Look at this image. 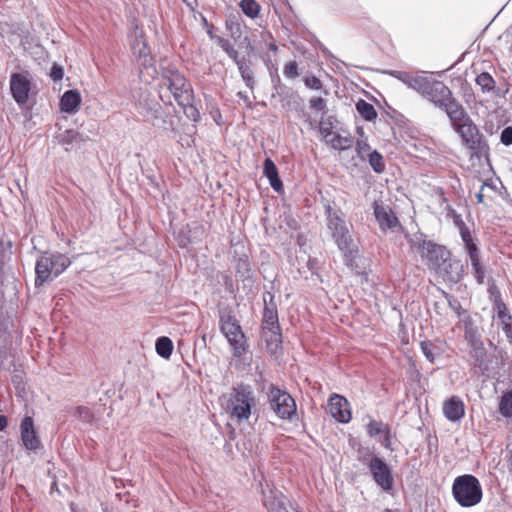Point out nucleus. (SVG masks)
Instances as JSON below:
<instances>
[{
  "label": "nucleus",
  "instance_id": "obj_1",
  "mask_svg": "<svg viewBox=\"0 0 512 512\" xmlns=\"http://www.w3.org/2000/svg\"><path fill=\"white\" fill-rule=\"evenodd\" d=\"M327 228L338 249L343 253L346 262L354 258L357 247L351 234V225L344 219L341 209H336L329 202L324 204Z\"/></svg>",
  "mask_w": 512,
  "mask_h": 512
},
{
  "label": "nucleus",
  "instance_id": "obj_2",
  "mask_svg": "<svg viewBox=\"0 0 512 512\" xmlns=\"http://www.w3.org/2000/svg\"><path fill=\"white\" fill-rule=\"evenodd\" d=\"M405 238L411 250L417 253L421 261L431 270L440 268L446 259L451 256V252L441 244L429 240L422 232L412 235L406 234Z\"/></svg>",
  "mask_w": 512,
  "mask_h": 512
},
{
  "label": "nucleus",
  "instance_id": "obj_3",
  "mask_svg": "<svg viewBox=\"0 0 512 512\" xmlns=\"http://www.w3.org/2000/svg\"><path fill=\"white\" fill-rule=\"evenodd\" d=\"M449 120L453 129L461 137L463 145L471 150L472 155L480 157L489 152V146L484 135L480 133L477 125L470 118L463 106L462 113L456 115L455 119Z\"/></svg>",
  "mask_w": 512,
  "mask_h": 512
},
{
  "label": "nucleus",
  "instance_id": "obj_4",
  "mask_svg": "<svg viewBox=\"0 0 512 512\" xmlns=\"http://www.w3.org/2000/svg\"><path fill=\"white\" fill-rule=\"evenodd\" d=\"M452 495L461 507L470 508L481 502L483 490L476 476L463 474L454 479Z\"/></svg>",
  "mask_w": 512,
  "mask_h": 512
},
{
  "label": "nucleus",
  "instance_id": "obj_5",
  "mask_svg": "<svg viewBox=\"0 0 512 512\" xmlns=\"http://www.w3.org/2000/svg\"><path fill=\"white\" fill-rule=\"evenodd\" d=\"M423 97L444 111L449 119H455L456 115L462 113V104L442 81L432 79Z\"/></svg>",
  "mask_w": 512,
  "mask_h": 512
},
{
  "label": "nucleus",
  "instance_id": "obj_6",
  "mask_svg": "<svg viewBox=\"0 0 512 512\" xmlns=\"http://www.w3.org/2000/svg\"><path fill=\"white\" fill-rule=\"evenodd\" d=\"M254 405L255 395L251 386L241 383L233 388L228 400L227 411L230 418L239 423L250 418Z\"/></svg>",
  "mask_w": 512,
  "mask_h": 512
},
{
  "label": "nucleus",
  "instance_id": "obj_7",
  "mask_svg": "<svg viewBox=\"0 0 512 512\" xmlns=\"http://www.w3.org/2000/svg\"><path fill=\"white\" fill-rule=\"evenodd\" d=\"M267 404L269 410L280 420L292 422L297 417L295 399L286 390L274 384L268 387Z\"/></svg>",
  "mask_w": 512,
  "mask_h": 512
},
{
  "label": "nucleus",
  "instance_id": "obj_8",
  "mask_svg": "<svg viewBox=\"0 0 512 512\" xmlns=\"http://www.w3.org/2000/svg\"><path fill=\"white\" fill-rule=\"evenodd\" d=\"M363 464L367 465L374 482L384 492H391L394 486V478L389 465L380 457L373 456L368 461L366 458L359 459Z\"/></svg>",
  "mask_w": 512,
  "mask_h": 512
},
{
  "label": "nucleus",
  "instance_id": "obj_9",
  "mask_svg": "<svg viewBox=\"0 0 512 512\" xmlns=\"http://www.w3.org/2000/svg\"><path fill=\"white\" fill-rule=\"evenodd\" d=\"M135 109L144 120L149 121L152 118H157V113H160L162 107L156 97L147 89H139L134 94Z\"/></svg>",
  "mask_w": 512,
  "mask_h": 512
},
{
  "label": "nucleus",
  "instance_id": "obj_10",
  "mask_svg": "<svg viewBox=\"0 0 512 512\" xmlns=\"http://www.w3.org/2000/svg\"><path fill=\"white\" fill-rule=\"evenodd\" d=\"M20 439L23 447L30 452H38L43 448L41 439L31 416H25L20 423Z\"/></svg>",
  "mask_w": 512,
  "mask_h": 512
},
{
  "label": "nucleus",
  "instance_id": "obj_11",
  "mask_svg": "<svg viewBox=\"0 0 512 512\" xmlns=\"http://www.w3.org/2000/svg\"><path fill=\"white\" fill-rule=\"evenodd\" d=\"M373 214L376 222L379 225V229L382 232L388 230H395L396 228H402V225L395 215L394 211L389 205L374 201L372 204Z\"/></svg>",
  "mask_w": 512,
  "mask_h": 512
},
{
  "label": "nucleus",
  "instance_id": "obj_12",
  "mask_svg": "<svg viewBox=\"0 0 512 512\" xmlns=\"http://www.w3.org/2000/svg\"><path fill=\"white\" fill-rule=\"evenodd\" d=\"M366 433L369 437L376 438L383 448L390 451L394 450L392 447L393 435L389 424L370 418L366 424Z\"/></svg>",
  "mask_w": 512,
  "mask_h": 512
},
{
  "label": "nucleus",
  "instance_id": "obj_13",
  "mask_svg": "<svg viewBox=\"0 0 512 512\" xmlns=\"http://www.w3.org/2000/svg\"><path fill=\"white\" fill-rule=\"evenodd\" d=\"M10 91L14 101L19 106L25 105L31 91L30 79L22 73H13L10 77Z\"/></svg>",
  "mask_w": 512,
  "mask_h": 512
},
{
  "label": "nucleus",
  "instance_id": "obj_14",
  "mask_svg": "<svg viewBox=\"0 0 512 512\" xmlns=\"http://www.w3.org/2000/svg\"><path fill=\"white\" fill-rule=\"evenodd\" d=\"M264 309L262 316L263 330H279V318L275 296L270 291L263 293Z\"/></svg>",
  "mask_w": 512,
  "mask_h": 512
},
{
  "label": "nucleus",
  "instance_id": "obj_15",
  "mask_svg": "<svg viewBox=\"0 0 512 512\" xmlns=\"http://www.w3.org/2000/svg\"><path fill=\"white\" fill-rule=\"evenodd\" d=\"M435 271L443 278V280L450 284L459 283L465 273V268L459 259L452 258V255Z\"/></svg>",
  "mask_w": 512,
  "mask_h": 512
},
{
  "label": "nucleus",
  "instance_id": "obj_16",
  "mask_svg": "<svg viewBox=\"0 0 512 512\" xmlns=\"http://www.w3.org/2000/svg\"><path fill=\"white\" fill-rule=\"evenodd\" d=\"M328 407L332 417L340 423L350 422L352 415L348 400L339 394H332L328 400Z\"/></svg>",
  "mask_w": 512,
  "mask_h": 512
},
{
  "label": "nucleus",
  "instance_id": "obj_17",
  "mask_svg": "<svg viewBox=\"0 0 512 512\" xmlns=\"http://www.w3.org/2000/svg\"><path fill=\"white\" fill-rule=\"evenodd\" d=\"M161 79L163 85L166 86L169 91L177 90V88H182L183 86L190 84L184 74L171 64L161 67Z\"/></svg>",
  "mask_w": 512,
  "mask_h": 512
},
{
  "label": "nucleus",
  "instance_id": "obj_18",
  "mask_svg": "<svg viewBox=\"0 0 512 512\" xmlns=\"http://www.w3.org/2000/svg\"><path fill=\"white\" fill-rule=\"evenodd\" d=\"M219 329L225 338L242 329L233 309L229 306L219 309Z\"/></svg>",
  "mask_w": 512,
  "mask_h": 512
},
{
  "label": "nucleus",
  "instance_id": "obj_19",
  "mask_svg": "<svg viewBox=\"0 0 512 512\" xmlns=\"http://www.w3.org/2000/svg\"><path fill=\"white\" fill-rule=\"evenodd\" d=\"M131 49L133 56L141 67L145 69L153 67V57L151 55V51L147 42L142 36L135 37L131 44Z\"/></svg>",
  "mask_w": 512,
  "mask_h": 512
},
{
  "label": "nucleus",
  "instance_id": "obj_20",
  "mask_svg": "<svg viewBox=\"0 0 512 512\" xmlns=\"http://www.w3.org/2000/svg\"><path fill=\"white\" fill-rule=\"evenodd\" d=\"M443 414L451 422L460 421L465 415V405L458 396H452L443 403Z\"/></svg>",
  "mask_w": 512,
  "mask_h": 512
},
{
  "label": "nucleus",
  "instance_id": "obj_21",
  "mask_svg": "<svg viewBox=\"0 0 512 512\" xmlns=\"http://www.w3.org/2000/svg\"><path fill=\"white\" fill-rule=\"evenodd\" d=\"M53 273V262L51 261L50 254L45 252L37 261L35 265V286L40 287L50 279Z\"/></svg>",
  "mask_w": 512,
  "mask_h": 512
},
{
  "label": "nucleus",
  "instance_id": "obj_22",
  "mask_svg": "<svg viewBox=\"0 0 512 512\" xmlns=\"http://www.w3.org/2000/svg\"><path fill=\"white\" fill-rule=\"evenodd\" d=\"M82 98L77 89H70L60 98V110L67 114H74L79 110Z\"/></svg>",
  "mask_w": 512,
  "mask_h": 512
},
{
  "label": "nucleus",
  "instance_id": "obj_23",
  "mask_svg": "<svg viewBox=\"0 0 512 512\" xmlns=\"http://www.w3.org/2000/svg\"><path fill=\"white\" fill-rule=\"evenodd\" d=\"M88 139V135L74 129H66L58 136L59 144L62 145L66 151H70L75 146L86 142Z\"/></svg>",
  "mask_w": 512,
  "mask_h": 512
},
{
  "label": "nucleus",
  "instance_id": "obj_24",
  "mask_svg": "<svg viewBox=\"0 0 512 512\" xmlns=\"http://www.w3.org/2000/svg\"><path fill=\"white\" fill-rule=\"evenodd\" d=\"M464 339L468 342L470 347L482 345V331L480 327L474 322L471 316L463 319Z\"/></svg>",
  "mask_w": 512,
  "mask_h": 512
},
{
  "label": "nucleus",
  "instance_id": "obj_25",
  "mask_svg": "<svg viewBox=\"0 0 512 512\" xmlns=\"http://www.w3.org/2000/svg\"><path fill=\"white\" fill-rule=\"evenodd\" d=\"M470 356L473 359V366L479 370L480 374L489 377L491 368L486 360L487 351L484 344L471 347Z\"/></svg>",
  "mask_w": 512,
  "mask_h": 512
},
{
  "label": "nucleus",
  "instance_id": "obj_26",
  "mask_svg": "<svg viewBox=\"0 0 512 512\" xmlns=\"http://www.w3.org/2000/svg\"><path fill=\"white\" fill-rule=\"evenodd\" d=\"M226 340L235 358H241L249 350L248 339L242 329L226 337Z\"/></svg>",
  "mask_w": 512,
  "mask_h": 512
},
{
  "label": "nucleus",
  "instance_id": "obj_27",
  "mask_svg": "<svg viewBox=\"0 0 512 512\" xmlns=\"http://www.w3.org/2000/svg\"><path fill=\"white\" fill-rule=\"evenodd\" d=\"M175 101L179 106H188L189 103L193 102V89L191 84H187L177 90H170Z\"/></svg>",
  "mask_w": 512,
  "mask_h": 512
},
{
  "label": "nucleus",
  "instance_id": "obj_28",
  "mask_svg": "<svg viewBox=\"0 0 512 512\" xmlns=\"http://www.w3.org/2000/svg\"><path fill=\"white\" fill-rule=\"evenodd\" d=\"M235 270L236 277H238L240 280L253 282L251 265L247 256H241L237 259Z\"/></svg>",
  "mask_w": 512,
  "mask_h": 512
},
{
  "label": "nucleus",
  "instance_id": "obj_29",
  "mask_svg": "<svg viewBox=\"0 0 512 512\" xmlns=\"http://www.w3.org/2000/svg\"><path fill=\"white\" fill-rule=\"evenodd\" d=\"M234 63L237 65V68L245 85L249 89L253 90L256 84L254 80V73L252 69L249 67V65L246 64L245 58H239Z\"/></svg>",
  "mask_w": 512,
  "mask_h": 512
},
{
  "label": "nucleus",
  "instance_id": "obj_30",
  "mask_svg": "<svg viewBox=\"0 0 512 512\" xmlns=\"http://www.w3.org/2000/svg\"><path fill=\"white\" fill-rule=\"evenodd\" d=\"M149 122H151L153 126L158 127L166 132H173L176 128V124L173 118L168 114L163 113L162 110L160 113H157V118H152V120H149Z\"/></svg>",
  "mask_w": 512,
  "mask_h": 512
},
{
  "label": "nucleus",
  "instance_id": "obj_31",
  "mask_svg": "<svg viewBox=\"0 0 512 512\" xmlns=\"http://www.w3.org/2000/svg\"><path fill=\"white\" fill-rule=\"evenodd\" d=\"M498 411L504 418H512V389L502 393L498 404Z\"/></svg>",
  "mask_w": 512,
  "mask_h": 512
},
{
  "label": "nucleus",
  "instance_id": "obj_32",
  "mask_svg": "<svg viewBox=\"0 0 512 512\" xmlns=\"http://www.w3.org/2000/svg\"><path fill=\"white\" fill-rule=\"evenodd\" d=\"M356 111L366 121H374L377 118V111L374 106L364 99H359L355 104Z\"/></svg>",
  "mask_w": 512,
  "mask_h": 512
},
{
  "label": "nucleus",
  "instance_id": "obj_33",
  "mask_svg": "<svg viewBox=\"0 0 512 512\" xmlns=\"http://www.w3.org/2000/svg\"><path fill=\"white\" fill-rule=\"evenodd\" d=\"M50 257L53 262L54 277H58L71 265V260L62 253H53Z\"/></svg>",
  "mask_w": 512,
  "mask_h": 512
},
{
  "label": "nucleus",
  "instance_id": "obj_34",
  "mask_svg": "<svg viewBox=\"0 0 512 512\" xmlns=\"http://www.w3.org/2000/svg\"><path fill=\"white\" fill-rule=\"evenodd\" d=\"M155 349L160 357L169 359L173 351V342L169 337L161 336L156 340Z\"/></svg>",
  "mask_w": 512,
  "mask_h": 512
},
{
  "label": "nucleus",
  "instance_id": "obj_35",
  "mask_svg": "<svg viewBox=\"0 0 512 512\" xmlns=\"http://www.w3.org/2000/svg\"><path fill=\"white\" fill-rule=\"evenodd\" d=\"M72 416L76 417L82 423L89 425H92L95 420L92 409L83 405L75 407Z\"/></svg>",
  "mask_w": 512,
  "mask_h": 512
},
{
  "label": "nucleus",
  "instance_id": "obj_36",
  "mask_svg": "<svg viewBox=\"0 0 512 512\" xmlns=\"http://www.w3.org/2000/svg\"><path fill=\"white\" fill-rule=\"evenodd\" d=\"M328 144H330L335 150L344 151L352 146L353 141L350 137L341 136L340 134L335 133L333 134V137L328 140Z\"/></svg>",
  "mask_w": 512,
  "mask_h": 512
},
{
  "label": "nucleus",
  "instance_id": "obj_37",
  "mask_svg": "<svg viewBox=\"0 0 512 512\" xmlns=\"http://www.w3.org/2000/svg\"><path fill=\"white\" fill-rule=\"evenodd\" d=\"M431 80V78L425 76H415L412 79H409L408 87L412 88L423 96L428 89Z\"/></svg>",
  "mask_w": 512,
  "mask_h": 512
},
{
  "label": "nucleus",
  "instance_id": "obj_38",
  "mask_svg": "<svg viewBox=\"0 0 512 512\" xmlns=\"http://www.w3.org/2000/svg\"><path fill=\"white\" fill-rule=\"evenodd\" d=\"M420 348L425 358L432 364L435 362L436 356L440 354V348L428 340L422 341Z\"/></svg>",
  "mask_w": 512,
  "mask_h": 512
},
{
  "label": "nucleus",
  "instance_id": "obj_39",
  "mask_svg": "<svg viewBox=\"0 0 512 512\" xmlns=\"http://www.w3.org/2000/svg\"><path fill=\"white\" fill-rule=\"evenodd\" d=\"M483 93L491 92L495 88V80L488 72L480 73L475 79Z\"/></svg>",
  "mask_w": 512,
  "mask_h": 512
},
{
  "label": "nucleus",
  "instance_id": "obj_40",
  "mask_svg": "<svg viewBox=\"0 0 512 512\" xmlns=\"http://www.w3.org/2000/svg\"><path fill=\"white\" fill-rule=\"evenodd\" d=\"M215 41L217 45L233 60V62L240 58L238 51L228 39L220 36L215 37Z\"/></svg>",
  "mask_w": 512,
  "mask_h": 512
},
{
  "label": "nucleus",
  "instance_id": "obj_41",
  "mask_svg": "<svg viewBox=\"0 0 512 512\" xmlns=\"http://www.w3.org/2000/svg\"><path fill=\"white\" fill-rule=\"evenodd\" d=\"M471 266L475 274V278L478 284H483L485 278V269L481 264L480 254L469 256Z\"/></svg>",
  "mask_w": 512,
  "mask_h": 512
},
{
  "label": "nucleus",
  "instance_id": "obj_42",
  "mask_svg": "<svg viewBox=\"0 0 512 512\" xmlns=\"http://www.w3.org/2000/svg\"><path fill=\"white\" fill-rule=\"evenodd\" d=\"M368 160L371 168L375 173L381 174L384 172V159L383 156L377 150H374L368 154Z\"/></svg>",
  "mask_w": 512,
  "mask_h": 512
},
{
  "label": "nucleus",
  "instance_id": "obj_43",
  "mask_svg": "<svg viewBox=\"0 0 512 512\" xmlns=\"http://www.w3.org/2000/svg\"><path fill=\"white\" fill-rule=\"evenodd\" d=\"M242 12L249 18L254 19L260 12V5L255 0H241Z\"/></svg>",
  "mask_w": 512,
  "mask_h": 512
},
{
  "label": "nucleus",
  "instance_id": "obj_44",
  "mask_svg": "<svg viewBox=\"0 0 512 512\" xmlns=\"http://www.w3.org/2000/svg\"><path fill=\"white\" fill-rule=\"evenodd\" d=\"M264 337L265 342L268 348H271L272 346L275 347V349L281 345L282 343V335L281 330H264Z\"/></svg>",
  "mask_w": 512,
  "mask_h": 512
},
{
  "label": "nucleus",
  "instance_id": "obj_45",
  "mask_svg": "<svg viewBox=\"0 0 512 512\" xmlns=\"http://www.w3.org/2000/svg\"><path fill=\"white\" fill-rule=\"evenodd\" d=\"M494 358L497 368L499 369H504L506 365L511 366V362H509V355L507 351L501 347H494Z\"/></svg>",
  "mask_w": 512,
  "mask_h": 512
},
{
  "label": "nucleus",
  "instance_id": "obj_46",
  "mask_svg": "<svg viewBox=\"0 0 512 512\" xmlns=\"http://www.w3.org/2000/svg\"><path fill=\"white\" fill-rule=\"evenodd\" d=\"M442 202L446 203V214L448 217L452 218L454 225L456 227L464 226L465 222L462 216L447 202V199L443 198Z\"/></svg>",
  "mask_w": 512,
  "mask_h": 512
},
{
  "label": "nucleus",
  "instance_id": "obj_47",
  "mask_svg": "<svg viewBox=\"0 0 512 512\" xmlns=\"http://www.w3.org/2000/svg\"><path fill=\"white\" fill-rule=\"evenodd\" d=\"M226 28L229 31V33L233 39L236 40L241 37V34H242L241 24L237 20H227Z\"/></svg>",
  "mask_w": 512,
  "mask_h": 512
},
{
  "label": "nucleus",
  "instance_id": "obj_48",
  "mask_svg": "<svg viewBox=\"0 0 512 512\" xmlns=\"http://www.w3.org/2000/svg\"><path fill=\"white\" fill-rule=\"evenodd\" d=\"M279 174L278 169L271 158H266L263 162V175L268 179Z\"/></svg>",
  "mask_w": 512,
  "mask_h": 512
},
{
  "label": "nucleus",
  "instance_id": "obj_49",
  "mask_svg": "<svg viewBox=\"0 0 512 512\" xmlns=\"http://www.w3.org/2000/svg\"><path fill=\"white\" fill-rule=\"evenodd\" d=\"M309 106L312 110L321 111L322 114L327 112L326 100L322 97H313L309 100Z\"/></svg>",
  "mask_w": 512,
  "mask_h": 512
},
{
  "label": "nucleus",
  "instance_id": "obj_50",
  "mask_svg": "<svg viewBox=\"0 0 512 512\" xmlns=\"http://www.w3.org/2000/svg\"><path fill=\"white\" fill-rule=\"evenodd\" d=\"M330 119H331V117H329L327 122L321 121L320 125H319V131L327 143H328V140H330L334 134L332 131L333 127H332V122L330 121Z\"/></svg>",
  "mask_w": 512,
  "mask_h": 512
},
{
  "label": "nucleus",
  "instance_id": "obj_51",
  "mask_svg": "<svg viewBox=\"0 0 512 512\" xmlns=\"http://www.w3.org/2000/svg\"><path fill=\"white\" fill-rule=\"evenodd\" d=\"M283 73L286 78H296L299 75L297 63L295 61H290L285 64Z\"/></svg>",
  "mask_w": 512,
  "mask_h": 512
},
{
  "label": "nucleus",
  "instance_id": "obj_52",
  "mask_svg": "<svg viewBox=\"0 0 512 512\" xmlns=\"http://www.w3.org/2000/svg\"><path fill=\"white\" fill-rule=\"evenodd\" d=\"M303 81L305 86L309 89L320 90L323 87L321 80L316 76H307Z\"/></svg>",
  "mask_w": 512,
  "mask_h": 512
},
{
  "label": "nucleus",
  "instance_id": "obj_53",
  "mask_svg": "<svg viewBox=\"0 0 512 512\" xmlns=\"http://www.w3.org/2000/svg\"><path fill=\"white\" fill-rule=\"evenodd\" d=\"M183 108L185 115L194 122L200 120V113L197 108L192 105V102L188 106H180Z\"/></svg>",
  "mask_w": 512,
  "mask_h": 512
},
{
  "label": "nucleus",
  "instance_id": "obj_54",
  "mask_svg": "<svg viewBox=\"0 0 512 512\" xmlns=\"http://www.w3.org/2000/svg\"><path fill=\"white\" fill-rule=\"evenodd\" d=\"M500 141L505 146L512 145V126H507L502 130Z\"/></svg>",
  "mask_w": 512,
  "mask_h": 512
},
{
  "label": "nucleus",
  "instance_id": "obj_55",
  "mask_svg": "<svg viewBox=\"0 0 512 512\" xmlns=\"http://www.w3.org/2000/svg\"><path fill=\"white\" fill-rule=\"evenodd\" d=\"M64 76V69L62 66L58 64H53L50 70V77L53 81H60L63 79Z\"/></svg>",
  "mask_w": 512,
  "mask_h": 512
},
{
  "label": "nucleus",
  "instance_id": "obj_56",
  "mask_svg": "<svg viewBox=\"0 0 512 512\" xmlns=\"http://www.w3.org/2000/svg\"><path fill=\"white\" fill-rule=\"evenodd\" d=\"M268 181H269L270 186L272 187V189L275 192L280 193L283 191V182H282L279 174L275 175L274 177L268 178Z\"/></svg>",
  "mask_w": 512,
  "mask_h": 512
},
{
  "label": "nucleus",
  "instance_id": "obj_57",
  "mask_svg": "<svg viewBox=\"0 0 512 512\" xmlns=\"http://www.w3.org/2000/svg\"><path fill=\"white\" fill-rule=\"evenodd\" d=\"M370 149L369 144L366 141L358 140L356 143V152L358 156H360L362 159L365 158V154H369L368 151Z\"/></svg>",
  "mask_w": 512,
  "mask_h": 512
},
{
  "label": "nucleus",
  "instance_id": "obj_58",
  "mask_svg": "<svg viewBox=\"0 0 512 512\" xmlns=\"http://www.w3.org/2000/svg\"><path fill=\"white\" fill-rule=\"evenodd\" d=\"M457 228L459 229V233L464 244L473 240L471 232L469 228L466 226V224H464V226H459Z\"/></svg>",
  "mask_w": 512,
  "mask_h": 512
},
{
  "label": "nucleus",
  "instance_id": "obj_59",
  "mask_svg": "<svg viewBox=\"0 0 512 512\" xmlns=\"http://www.w3.org/2000/svg\"><path fill=\"white\" fill-rule=\"evenodd\" d=\"M446 298L448 299L449 306L452 310H454L458 315H460L461 310V304L458 300H456L454 297L450 296L449 294H445Z\"/></svg>",
  "mask_w": 512,
  "mask_h": 512
},
{
  "label": "nucleus",
  "instance_id": "obj_60",
  "mask_svg": "<svg viewBox=\"0 0 512 512\" xmlns=\"http://www.w3.org/2000/svg\"><path fill=\"white\" fill-rule=\"evenodd\" d=\"M464 246H465V250L467 251L469 256L480 254V250H479L477 244L474 242V240L465 243Z\"/></svg>",
  "mask_w": 512,
  "mask_h": 512
},
{
  "label": "nucleus",
  "instance_id": "obj_61",
  "mask_svg": "<svg viewBox=\"0 0 512 512\" xmlns=\"http://www.w3.org/2000/svg\"><path fill=\"white\" fill-rule=\"evenodd\" d=\"M390 74L393 76H396L399 80H401L407 86H408L409 79L413 78V76L409 75L406 72L392 71Z\"/></svg>",
  "mask_w": 512,
  "mask_h": 512
},
{
  "label": "nucleus",
  "instance_id": "obj_62",
  "mask_svg": "<svg viewBox=\"0 0 512 512\" xmlns=\"http://www.w3.org/2000/svg\"><path fill=\"white\" fill-rule=\"evenodd\" d=\"M495 306L497 308V314L499 319H501V316H504V314H509L506 304L501 300H497Z\"/></svg>",
  "mask_w": 512,
  "mask_h": 512
},
{
  "label": "nucleus",
  "instance_id": "obj_63",
  "mask_svg": "<svg viewBox=\"0 0 512 512\" xmlns=\"http://www.w3.org/2000/svg\"><path fill=\"white\" fill-rule=\"evenodd\" d=\"M237 97H239L241 100H243V102L246 104V106L249 109L252 108V103H251L248 95L245 92H242V91L237 92Z\"/></svg>",
  "mask_w": 512,
  "mask_h": 512
},
{
  "label": "nucleus",
  "instance_id": "obj_64",
  "mask_svg": "<svg viewBox=\"0 0 512 512\" xmlns=\"http://www.w3.org/2000/svg\"><path fill=\"white\" fill-rule=\"evenodd\" d=\"M503 332L505 333L508 341L512 344V324L505 325L502 327Z\"/></svg>",
  "mask_w": 512,
  "mask_h": 512
}]
</instances>
